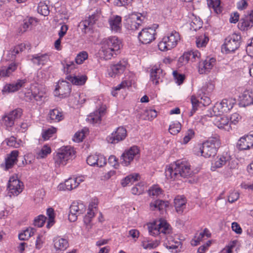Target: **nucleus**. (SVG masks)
I'll return each instance as SVG.
<instances>
[{"instance_id": "37", "label": "nucleus", "mask_w": 253, "mask_h": 253, "mask_svg": "<svg viewBox=\"0 0 253 253\" xmlns=\"http://www.w3.org/2000/svg\"><path fill=\"white\" fill-rule=\"evenodd\" d=\"M66 79L71 82L73 84L77 85H82L85 83L87 77L85 75L72 77L68 76Z\"/></svg>"}, {"instance_id": "64", "label": "nucleus", "mask_w": 253, "mask_h": 253, "mask_svg": "<svg viewBox=\"0 0 253 253\" xmlns=\"http://www.w3.org/2000/svg\"><path fill=\"white\" fill-rule=\"evenodd\" d=\"M211 245V241H208L206 243L201 246L198 249V253H205L208 249L209 247Z\"/></svg>"}, {"instance_id": "55", "label": "nucleus", "mask_w": 253, "mask_h": 253, "mask_svg": "<svg viewBox=\"0 0 253 253\" xmlns=\"http://www.w3.org/2000/svg\"><path fill=\"white\" fill-rule=\"evenodd\" d=\"M2 121L4 125L7 127H11L14 123V120L8 114L3 117Z\"/></svg>"}, {"instance_id": "18", "label": "nucleus", "mask_w": 253, "mask_h": 253, "mask_svg": "<svg viewBox=\"0 0 253 253\" xmlns=\"http://www.w3.org/2000/svg\"><path fill=\"white\" fill-rule=\"evenodd\" d=\"M253 146V133L241 137L237 143V147L240 150L249 149Z\"/></svg>"}, {"instance_id": "56", "label": "nucleus", "mask_w": 253, "mask_h": 253, "mask_svg": "<svg viewBox=\"0 0 253 253\" xmlns=\"http://www.w3.org/2000/svg\"><path fill=\"white\" fill-rule=\"evenodd\" d=\"M56 129L55 127L48 128L42 133V137L44 140H47L51 137L52 135L56 132Z\"/></svg>"}, {"instance_id": "22", "label": "nucleus", "mask_w": 253, "mask_h": 253, "mask_svg": "<svg viewBox=\"0 0 253 253\" xmlns=\"http://www.w3.org/2000/svg\"><path fill=\"white\" fill-rule=\"evenodd\" d=\"M100 45L103 46L107 45L108 46L107 48L118 51L120 48V42L117 37H110L103 39L101 42Z\"/></svg>"}, {"instance_id": "1", "label": "nucleus", "mask_w": 253, "mask_h": 253, "mask_svg": "<svg viewBox=\"0 0 253 253\" xmlns=\"http://www.w3.org/2000/svg\"><path fill=\"white\" fill-rule=\"evenodd\" d=\"M192 173L190 164L184 161H177L175 164L167 167L165 170L166 177L173 180L180 177L190 176Z\"/></svg>"}, {"instance_id": "43", "label": "nucleus", "mask_w": 253, "mask_h": 253, "mask_svg": "<svg viewBox=\"0 0 253 253\" xmlns=\"http://www.w3.org/2000/svg\"><path fill=\"white\" fill-rule=\"evenodd\" d=\"M242 101L244 106H248L253 104V92L246 91L242 96Z\"/></svg>"}, {"instance_id": "10", "label": "nucleus", "mask_w": 253, "mask_h": 253, "mask_svg": "<svg viewBox=\"0 0 253 253\" xmlns=\"http://www.w3.org/2000/svg\"><path fill=\"white\" fill-rule=\"evenodd\" d=\"M167 241L165 242V247L171 250L172 253L180 252L182 249V242L176 235H171L169 234L166 236Z\"/></svg>"}, {"instance_id": "20", "label": "nucleus", "mask_w": 253, "mask_h": 253, "mask_svg": "<svg viewBox=\"0 0 253 253\" xmlns=\"http://www.w3.org/2000/svg\"><path fill=\"white\" fill-rule=\"evenodd\" d=\"M87 163L91 166L102 167L106 164V159L102 155H91L86 159Z\"/></svg>"}, {"instance_id": "2", "label": "nucleus", "mask_w": 253, "mask_h": 253, "mask_svg": "<svg viewBox=\"0 0 253 253\" xmlns=\"http://www.w3.org/2000/svg\"><path fill=\"white\" fill-rule=\"evenodd\" d=\"M180 40L179 33L175 30L169 32L158 43L159 49L161 51H167L175 47Z\"/></svg>"}, {"instance_id": "29", "label": "nucleus", "mask_w": 253, "mask_h": 253, "mask_svg": "<svg viewBox=\"0 0 253 253\" xmlns=\"http://www.w3.org/2000/svg\"><path fill=\"white\" fill-rule=\"evenodd\" d=\"M106 110L105 106L100 107L97 110L91 113L88 118V120L92 123H97L100 122L101 117H103Z\"/></svg>"}, {"instance_id": "35", "label": "nucleus", "mask_w": 253, "mask_h": 253, "mask_svg": "<svg viewBox=\"0 0 253 253\" xmlns=\"http://www.w3.org/2000/svg\"><path fill=\"white\" fill-rule=\"evenodd\" d=\"M18 66V63H11L7 68H3L0 71V77H9L17 69Z\"/></svg>"}, {"instance_id": "5", "label": "nucleus", "mask_w": 253, "mask_h": 253, "mask_svg": "<svg viewBox=\"0 0 253 253\" xmlns=\"http://www.w3.org/2000/svg\"><path fill=\"white\" fill-rule=\"evenodd\" d=\"M75 156V151L70 147L60 149L54 157L55 163L57 165H66L67 162Z\"/></svg>"}, {"instance_id": "28", "label": "nucleus", "mask_w": 253, "mask_h": 253, "mask_svg": "<svg viewBox=\"0 0 253 253\" xmlns=\"http://www.w3.org/2000/svg\"><path fill=\"white\" fill-rule=\"evenodd\" d=\"M31 61L33 64L38 66H43L49 60L48 54L38 53L32 56Z\"/></svg>"}, {"instance_id": "12", "label": "nucleus", "mask_w": 253, "mask_h": 253, "mask_svg": "<svg viewBox=\"0 0 253 253\" xmlns=\"http://www.w3.org/2000/svg\"><path fill=\"white\" fill-rule=\"evenodd\" d=\"M85 210V207L82 203L74 202L70 207L69 220L71 222L77 220L78 216L83 213Z\"/></svg>"}, {"instance_id": "16", "label": "nucleus", "mask_w": 253, "mask_h": 253, "mask_svg": "<svg viewBox=\"0 0 253 253\" xmlns=\"http://www.w3.org/2000/svg\"><path fill=\"white\" fill-rule=\"evenodd\" d=\"M216 59L213 57H208L204 60L199 62L198 71L200 74H206L210 72L214 66Z\"/></svg>"}, {"instance_id": "25", "label": "nucleus", "mask_w": 253, "mask_h": 253, "mask_svg": "<svg viewBox=\"0 0 253 253\" xmlns=\"http://www.w3.org/2000/svg\"><path fill=\"white\" fill-rule=\"evenodd\" d=\"M26 80H18L15 83L6 84L2 89L3 92L9 93L13 92L18 90L20 88L24 86Z\"/></svg>"}, {"instance_id": "51", "label": "nucleus", "mask_w": 253, "mask_h": 253, "mask_svg": "<svg viewBox=\"0 0 253 253\" xmlns=\"http://www.w3.org/2000/svg\"><path fill=\"white\" fill-rule=\"evenodd\" d=\"M148 193L150 196H158L162 193V190L157 185H155L150 188Z\"/></svg>"}, {"instance_id": "47", "label": "nucleus", "mask_w": 253, "mask_h": 253, "mask_svg": "<svg viewBox=\"0 0 253 253\" xmlns=\"http://www.w3.org/2000/svg\"><path fill=\"white\" fill-rule=\"evenodd\" d=\"M159 245V242L157 240L153 241H146L142 242L141 245L142 247L145 250H152L155 249Z\"/></svg>"}, {"instance_id": "3", "label": "nucleus", "mask_w": 253, "mask_h": 253, "mask_svg": "<svg viewBox=\"0 0 253 253\" xmlns=\"http://www.w3.org/2000/svg\"><path fill=\"white\" fill-rule=\"evenodd\" d=\"M218 144L219 141L216 138H212L204 142L199 148L201 155L205 158L215 156Z\"/></svg>"}, {"instance_id": "13", "label": "nucleus", "mask_w": 253, "mask_h": 253, "mask_svg": "<svg viewBox=\"0 0 253 253\" xmlns=\"http://www.w3.org/2000/svg\"><path fill=\"white\" fill-rule=\"evenodd\" d=\"M156 35L154 28L149 27L143 29L138 35L139 41L143 44H147L151 42L155 39Z\"/></svg>"}, {"instance_id": "11", "label": "nucleus", "mask_w": 253, "mask_h": 253, "mask_svg": "<svg viewBox=\"0 0 253 253\" xmlns=\"http://www.w3.org/2000/svg\"><path fill=\"white\" fill-rule=\"evenodd\" d=\"M23 184L17 177L12 176L10 177L8 185L7 190L8 191L9 196H17L23 190Z\"/></svg>"}, {"instance_id": "41", "label": "nucleus", "mask_w": 253, "mask_h": 253, "mask_svg": "<svg viewBox=\"0 0 253 253\" xmlns=\"http://www.w3.org/2000/svg\"><path fill=\"white\" fill-rule=\"evenodd\" d=\"M36 229L33 227H29L25 230L23 233H21L19 234V239L20 240H28L30 237L32 236L35 232Z\"/></svg>"}, {"instance_id": "60", "label": "nucleus", "mask_w": 253, "mask_h": 253, "mask_svg": "<svg viewBox=\"0 0 253 253\" xmlns=\"http://www.w3.org/2000/svg\"><path fill=\"white\" fill-rule=\"evenodd\" d=\"M173 75L174 79L176 80V83L177 84L180 85L183 83L185 79L184 75L180 74L177 71H175L173 72Z\"/></svg>"}, {"instance_id": "42", "label": "nucleus", "mask_w": 253, "mask_h": 253, "mask_svg": "<svg viewBox=\"0 0 253 253\" xmlns=\"http://www.w3.org/2000/svg\"><path fill=\"white\" fill-rule=\"evenodd\" d=\"M139 177V175L138 173L130 174L123 179L122 181V185L123 186L125 187L129 183H132L134 182L137 181Z\"/></svg>"}, {"instance_id": "62", "label": "nucleus", "mask_w": 253, "mask_h": 253, "mask_svg": "<svg viewBox=\"0 0 253 253\" xmlns=\"http://www.w3.org/2000/svg\"><path fill=\"white\" fill-rule=\"evenodd\" d=\"M194 131L192 129H188L183 138V143H187L194 136Z\"/></svg>"}, {"instance_id": "30", "label": "nucleus", "mask_w": 253, "mask_h": 253, "mask_svg": "<svg viewBox=\"0 0 253 253\" xmlns=\"http://www.w3.org/2000/svg\"><path fill=\"white\" fill-rule=\"evenodd\" d=\"M230 160V156L227 154L217 157L215 161L212 164L211 169L215 170L216 169L220 168L225 165Z\"/></svg>"}, {"instance_id": "26", "label": "nucleus", "mask_w": 253, "mask_h": 253, "mask_svg": "<svg viewBox=\"0 0 253 253\" xmlns=\"http://www.w3.org/2000/svg\"><path fill=\"white\" fill-rule=\"evenodd\" d=\"M53 242L56 251H64L69 247V242L66 238L57 236L53 239Z\"/></svg>"}, {"instance_id": "38", "label": "nucleus", "mask_w": 253, "mask_h": 253, "mask_svg": "<svg viewBox=\"0 0 253 253\" xmlns=\"http://www.w3.org/2000/svg\"><path fill=\"white\" fill-rule=\"evenodd\" d=\"M201 54L197 51H189L184 53V57L186 61L194 62L197 61L200 58Z\"/></svg>"}, {"instance_id": "57", "label": "nucleus", "mask_w": 253, "mask_h": 253, "mask_svg": "<svg viewBox=\"0 0 253 253\" xmlns=\"http://www.w3.org/2000/svg\"><path fill=\"white\" fill-rule=\"evenodd\" d=\"M8 114L15 121L16 119L20 118L22 114V110L20 108H17L9 112Z\"/></svg>"}, {"instance_id": "34", "label": "nucleus", "mask_w": 253, "mask_h": 253, "mask_svg": "<svg viewBox=\"0 0 253 253\" xmlns=\"http://www.w3.org/2000/svg\"><path fill=\"white\" fill-rule=\"evenodd\" d=\"M107 45L101 46L99 50V54L105 60L111 59L114 54H117L116 52H117L109 48H107Z\"/></svg>"}, {"instance_id": "23", "label": "nucleus", "mask_w": 253, "mask_h": 253, "mask_svg": "<svg viewBox=\"0 0 253 253\" xmlns=\"http://www.w3.org/2000/svg\"><path fill=\"white\" fill-rule=\"evenodd\" d=\"M127 63L125 61H120L116 64L111 65L108 70V75L111 77L122 74L125 71Z\"/></svg>"}, {"instance_id": "36", "label": "nucleus", "mask_w": 253, "mask_h": 253, "mask_svg": "<svg viewBox=\"0 0 253 253\" xmlns=\"http://www.w3.org/2000/svg\"><path fill=\"white\" fill-rule=\"evenodd\" d=\"M48 119L51 123L59 122L63 119L62 112L56 109H52L48 113Z\"/></svg>"}, {"instance_id": "58", "label": "nucleus", "mask_w": 253, "mask_h": 253, "mask_svg": "<svg viewBox=\"0 0 253 253\" xmlns=\"http://www.w3.org/2000/svg\"><path fill=\"white\" fill-rule=\"evenodd\" d=\"M33 22V19L31 18L28 19H25L23 21V24L21 28V31H22V32H26L27 30L31 26Z\"/></svg>"}, {"instance_id": "7", "label": "nucleus", "mask_w": 253, "mask_h": 253, "mask_svg": "<svg viewBox=\"0 0 253 253\" xmlns=\"http://www.w3.org/2000/svg\"><path fill=\"white\" fill-rule=\"evenodd\" d=\"M140 156V150L136 146H133L126 150L121 157V164L124 166H128L134 159Z\"/></svg>"}, {"instance_id": "33", "label": "nucleus", "mask_w": 253, "mask_h": 253, "mask_svg": "<svg viewBox=\"0 0 253 253\" xmlns=\"http://www.w3.org/2000/svg\"><path fill=\"white\" fill-rule=\"evenodd\" d=\"M26 46L28 47L29 46L28 45H27L25 43H21L15 46L13 49L9 51L7 54L8 59L11 60L14 59L16 54H18L20 52L24 51L26 49Z\"/></svg>"}, {"instance_id": "19", "label": "nucleus", "mask_w": 253, "mask_h": 253, "mask_svg": "<svg viewBox=\"0 0 253 253\" xmlns=\"http://www.w3.org/2000/svg\"><path fill=\"white\" fill-rule=\"evenodd\" d=\"M110 30L114 33H120L122 30V17L120 16L113 15L108 19Z\"/></svg>"}, {"instance_id": "14", "label": "nucleus", "mask_w": 253, "mask_h": 253, "mask_svg": "<svg viewBox=\"0 0 253 253\" xmlns=\"http://www.w3.org/2000/svg\"><path fill=\"white\" fill-rule=\"evenodd\" d=\"M84 180V177L79 176L76 177H70L66 180L64 184H60L58 186L60 190H71L78 186L80 183Z\"/></svg>"}, {"instance_id": "45", "label": "nucleus", "mask_w": 253, "mask_h": 253, "mask_svg": "<svg viewBox=\"0 0 253 253\" xmlns=\"http://www.w3.org/2000/svg\"><path fill=\"white\" fill-rule=\"evenodd\" d=\"M88 132V129L86 128H83L81 131L77 132L73 137V140L76 142H80L83 141L85 135Z\"/></svg>"}, {"instance_id": "4", "label": "nucleus", "mask_w": 253, "mask_h": 253, "mask_svg": "<svg viewBox=\"0 0 253 253\" xmlns=\"http://www.w3.org/2000/svg\"><path fill=\"white\" fill-rule=\"evenodd\" d=\"M148 229L149 234L156 236L161 233L169 234L171 232L169 225L164 220L161 219L157 224L156 222L148 224Z\"/></svg>"}, {"instance_id": "32", "label": "nucleus", "mask_w": 253, "mask_h": 253, "mask_svg": "<svg viewBox=\"0 0 253 253\" xmlns=\"http://www.w3.org/2000/svg\"><path fill=\"white\" fill-rule=\"evenodd\" d=\"M18 151L17 150L12 151L8 155L7 158L5 159V169L7 170L13 167L17 161V158L18 156Z\"/></svg>"}, {"instance_id": "39", "label": "nucleus", "mask_w": 253, "mask_h": 253, "mask_svg": "<svg viewBox=\"0 0 253 253\" xmlns=\"http://www.w3.org/2000/svg\"><path fill=\"white\" fill-rule=\"evenodd\" d=\"M205 236L207 238L210 237V234L209 233V231L207 229H205L203 232H200L198 235L195 236V239L191 241V245L193 246L198 245Z\"/></svg>"}, {"instance_id": "61", "label": "nucleus", "mask_w": 253, "mask_h": 253, "mask_svg": "<svg viewBox=\"0 0 253 253\" xmlns=\"http://www.w3.org/2000/svg\"><path fill=\"white\" fill-rule=\"evenodd\" d=\"M132 1L130 0H114V4L117 6H126L130 4Z\"/></svg>"}, {"instance_id": "48", "label": "nucleus", "mask_w": 253, "mask_h": 253, "mask_svg": "<svg viewBox=\"0 0 253 253\" xmlns=\"http://www.w3.org/2000/svg\"><path fill=\"white\" fill-rule=\"evenodd\" d=\"M181 128V124L178 122L175 121L172 122L171 124L169 125V131L171 134L175 135L180 131Z\"/></svg>"}, {"instance_id": "27", "label": "nucleus", "mask_w": 253, "mask_h": 253, "mask_svg": "<svg viewBox=\"0 0 253 253\" xmlns=\"http://www.w3.org/2000/svg\"><path fill=\"white\" fill-rule=\"evenodd\" d=\"M58 90L59 95L62 97H65L68 96L71 91L70 84L66 81H59L58 86L56 88L55 91Z\"/></svg>"}, {"instance_id": "50", "label": "nucleus", "mask_w": 253, "mask_h": 253, "mask_svg": "<svg viewBox=\"0 0 253 253\" xmlns=\"http://www.w3.org/2000/svg\"><path fill=\"white\" fill-rule=\"evenodd\" d=\"M51 153V149L50 147L47 145H44L42 149L37 153V158H44L47 155Z\"/></svg>"}, {"instance_id": "52", "label": "nucleus", "mask_w": 253, "mask_h": 253, "mask_svg": "<svg viewBox=\"0 0 253 253\" xmlns=\"http://www.w3.org/2000/svg\"><path fill=\"white\" fill-rule=\"evenodd\" d=\"M88 57V54L85 51H82L79 53L75 58L77 64H81Z\"/></svg>"}, {"instance_id": "53", "label": "nucleus", "mask_w": 253, "mask_h": 253, "mask_svg": "<svg viewBox=\"0 0 253 253\" xmlns=\"http://www.w3.org/2000/svg\"><path fill=\"white\" fill-rule=\"evenodd\" d=\"M46 219V217L45 216L40 215L35 219L34 224L36 226L41 227L43 225Z\"/></svg>"}, {"instance_id": "8", "label": "nucleus", "mask_w": 253, "mask_h": 253, "mask_svg": "<svg viewBox=\"0 0 253 253\" xmlns=\"http://www.w3.org/2000/svg\"><path fill=\"white\" fill-rule=\"evenodd\" d=\"M145 17L141 13H132L126 16V28L131 30L138 29L144 21Z\"/></svg>"}, {"instance_id": "44", "label": "nucleus", "mask_w": 253, "mask_h": 253, "mask_svg": "<svg viewBox=\"0 0 253 253\" xmlns=\"http://www.w3.org/2000/svg\"><path fill=\"white\" fill-rule=\"evenodd\" d=\"M209 41V37L205 34L200 35L196 38V43L198 47L206 46Z\"/></svg>"}, {"instance_id": "6", "label": "nucleus", "mask_w": 253, "mask_h": 253, "mask_svg": "<svg viewBox=\"0 0 253 253\" xmlns=\"http://www.w3.org/2000/svg\"><path fill=\"white\" fill-rule=\"evenodd\" d=\"M241 37L240 35L233 33L225 39L222 49H224L226 53L234 52L240 45Z\"/></svg>"}, {"instance_id": "15", "label": "nucleus", "mask_w": 253, "mask_h": 253, "mask_svg": "<svg viewBox=\"0 0 253 253\" xmlns=\"http://www.w3.org/2000/svg\"><path fill=\"white\" fill-rule=\"evenodd\" d=\"M126 136V130L123 127H119L109 135L106 139L108 142L112 144H116L120 141L123 140Z\"/></svg>"}, {"instance_id": "54", "label": "nucleus", "mask_w": 253, "mask_h": 253, "mask_svg": "<svg viewBox=\"0 0 253 253\" xmlns=\"http://www.w3.org/2000/svg\"><path fill=\"white\" fill-rule=\"evenodd\" d=\"M191 102L192 105V109L190 112L189 116H193V114L195 112V111L197 109V107L199 105V100L197 99V98L195 96H192L191 97Z\"/></svg>"}, {"instance_id": "63", "label": "nucleus", "mask_w": 253, "mask_h": 253, "mask_svg": "<svg viewBox=\"0 0 253 253\" xmlns=\"http://www.w3.org/2000/svg\"><path fill=\"white\" fill-rule=\"evenodd\" d=\"M241 117L238 113H233L231 115L230 117V123H229L230 124V125H236L238 123V122L241 120Z\"/></svg>"}, {"instance_id": "31", "label": "nucleus", "mask_w": 253, "mask_h": 253, "mask_svg": "<svg viewBox=\"0 0 253 253\" xmlns=\"http://www.w3.org/2000/svg\"><path fill=\"white\" fill-rule=\"evenodd\" d=\"M186 200L185 197L177 196L174 200V207L177 212L182 213L186 208Z\"/></svg>"}, {"instance_id": "24", "label": "nucleus", "mask_w": 253, "mask_h": 253, "mask_svg": "<svg viewBox=\"0 0 253 253\" xmlns=\"http://www.w3.org/2000/svg\"><path fill=\"white\" fill-rule=\"evenodd\" d=\"M163 70L159 67L155 66L150 70V80L156 85L162 82L163 78Z\"/></svg>"}, {"instance_id": "59", "label": "nucleus", "mask_w": 253, "mask_h": 253, "mask_svg": "<svg viewBox=\"0 0 253 253\" xmlns=\"http://www.w3.org/2000/svg\"><path fill=\"white\" fill-rule=\"evenodd\" d=\"M34 99L37 101H42L44 97L43 93L38 89L33 90Z\"/></svg>"}, {"instance_id": "40", "label": "nucleus", "mask_w": 253, "mask_h": 253, "mask_svg": "<svg viewBox=\"0 0 253 253\" xmlns=\"http://www.w3.org/2000/svg\"><path fill=\"white\" fill-rule=\"evenodd\" d=\"M207 2L209 7L213 8L216 14H219L222 12L220 0H207Z\"/></svg>"}, {"instance_id": "49", "label": "nucleus", "mask_w": 253, "mask_h": 253, "mask_svg": "<svg viewBox=\"0 0 253 253\" xmlns=\"http://www.w3.org/2000/svg\"><path fill=\"white\" fill-rule=\"evenodd\" d=\"M38 11L41 15L47 16L49 13V7L44 2H40L38 4Z\"/></svg>"}, {"instance_id": "17", "label": "nucleus", "mask_w": 253, "mask_h": 253, "mask_svg": "<svg viewBox=\"0 0 253 253\" xmlns=\"http://www.w3.org/2000/svg\"><path fill=\"white\" fill-rule=\"evenodd\" d=\"M253 26V9L250 13L241 19L238 23L239 29L242 31H247Z\"/></svg>"}, {"instance_id": "46", "label": "nucleus", "mask_w": 253, "mask_h": 253, "mask_svg": "<svg viewBox=\"0 0 253 253\" xmlns=\"http://www.w3.org/2000/svg\"><path fill=\"white\" fill-rule=\"evenodd\" d=\"M46 214L48 217L46 227L49 229L54 224L55 213L54 210L51 208H48L46 210Z\"/></svg>"}, {"instance_id": "9", "label": "nucleus", "mask_w": 253, "mask_h": 253, "mask_svg": "<svg viewBox=\"0 0 253 253\" xmlns=\"http://www.w3.org/2000/svg\"><path fill=\"white\" fill-rule=\"evenodd\" d=\"M235 103V100L232 99H223L220 103H216L213 107V112L215 116L220 115L224 113H227Z\"/></svg>"}, {"instance_id": "21", "label": "nucleus", "mask_w": 253, "mask_h": 253, "mask_svg": "<svg viewBox=\"0 0 253 253\" xmlns=\"http://www.w3.org/2000/svg\"><path fill=\"white\" fill-rule=\"evenodd\" d=\"M213 123L215 126L220 129H223L228 131L232 129L229 119L226 116H216L213 121Z\"/></svg>"}]
</instances>
